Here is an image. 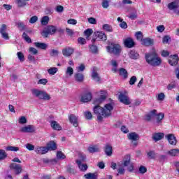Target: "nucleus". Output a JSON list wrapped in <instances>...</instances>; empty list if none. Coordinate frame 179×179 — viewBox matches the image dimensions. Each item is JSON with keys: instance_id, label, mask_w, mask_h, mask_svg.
Segmentation results:
<instances>
[{"instance_id": "f257e3e1", "label": "nucleus", "mask_w": 179, "mask_h": 179, "mask_svg": "<svg viewBox=\"0 0 179 179\" xmlns=\"http://www.w3.org/2000/svg\"><path fill=\"white\" fill-rule=\"evenodd\" d=\"M101 96L99 98H96L94 101V104L96 106L94 107V113L96 115L98 121H103V118H108L111 116V111L114 110V106L112 103H107L104 107L99 106L106 99H107V91H101Z\"/></svg>"}, {"instance_id": "f03ea898", "label": "nucleus", "mask_w": 179, "mask_h": 179, "mask_svg": "<svg viewBox=\"0 0 179 179\" xmlns=\"http://www.w3.org/2000/svg\"><path fill=\"white\" fill-rule=\"evenodd\" d=\"M145 61L151 66H160L162 59L157 55V53L152 52L145 54Z\"/></svg>"}, {"instance_id": "7ed1b4c3", "label": "nucleus", "mask_w": 179, "mask_h": 179, "mask_svg": "<svg viewBox=\"0 0 179 179\" xmlns=\"http://www.w3.org/2000/svg\"><path fill=\"white\" fill-rule=\"evenodd\" d=\"M31 93L34 97L39 100L50 101L51 100V95L45 92V90H41L38 89L31 90Z\"/></svg>"}, {"instance_id": "20e7f679", "label": "nucleus", "mask_w": 179, "mask_h": 179, "mask_svg": "<svg viewBox=\"0 0 179 179\" xmlns=\"http://www.w3.org/2000/svg\"><path fill=\"white\" fill-rule=\"evenodd\" d=\"M56 31L57 27L53 25H48L44 28L43 31L41 32V36L45 38H47L48 36L55 34Z\"/></svg>"}, {"instance_id": "39448f33", "label": "nucleus", "mask_w": 179, "mask_h": 179, "mask_svg": "<svg viewBox=\"0 0 179 179\" xmlns=\"http://www.w3.org/2000/svg\"><path fill=\"white\" fill-rule=\"evenodd\" d=\"M106 48L110 54H113L114 55H120L121 54V46L117 43H111Z\"/></svg>"}, {"instance_id": "423d86ee", "label": "nucleus", "mask_w": 179, "mask_h": 179, "mask_svg": "<svg viewBox=\"0 0 179 179\" xmlns=\"http://www.w3.org/2000/svg\"><path fill=\"white\" fill-rule=\"evenodd\" d=\"M96 40L106 41V40H107V35L103 31L94 32V38L92 39V44H94Z\"/></svg>"}, {"instance_id": "0eeeda50", "label": "nucleus", "mask_w": 179, "mask_h": 179, "mask_svg": "<svg viewBox=\"0 0 179 179\" xmlns=\"http://www.w3.org/2000/svg\"><path fill=\"white\" fill-rule=\"evenodd\" d=\"M20 132H22L24 134H33L36 132V127L30 124L22 127L20 129Z\"/></svg>"}, {"instance_id": "6e6552de", "label": "nucleus", "mask_w": 179, "mask_h": 179, "mask_svg": "<svg viewBox=\"0 0 179 179\" xmlns=\"http://www.w3.org/2000/svg\"><path fill=\"white\" fill-rule=\"evenodd\" d=\"M118 99L120 103L125 104V106H129V104H131V100L129 99L128 95H127L126 94L120 93Z\"/></svg>"}, {"instance_id": "1a4fd4ad", "label": "nucleus", "mask_w": 179, "mask_h": 179, "mask_svg": "<svg viewBox=\"0 0 179 179\" xmlns=\"http://www.w3.org/2000/svg\"><path fill=\"white\" fill-rule=\"evenodd\" d=\"M178 55H171L169 57V64H170L171 66H176L178 64Z\"/></svg>"}, {"instance_id": "9d476101", "label": "nucleus", "mask_w": 179, "mask_h": 179, "mask_svg": "<svg viewBox=\"0 0 179 179\" xmlns=\"http://www.w3.org/2000/svg\"><path fill=\"white\" fill-rule=\"evenodd\" d=\"M165 138L167 139L170 145H172L173 146H176L177 145V138L173 134H168L165 136Z\"/></svg>"}, {"instance_id": "9b49d317", "label": "nucleus", "mask_w": 179, "mask_h": 179, "mask_svg": "<svg viewBox=\"0 0 179 179\" xmlns=\"http://www.w3.org/2000/svg\"><path fill=\"white\" fill-rule=\"evenodd\" d=\"M10 170H15V174H17V175L20 174V173H22V170L23 169L20 164H17L16 163L10 164Z\"/></svg>"}, {"instance_id": "f8f14e48", "label": "nucleus", "mask_w": 179, "mask_h": 179, "mask_svg": "<svg viewBox=\"0 0 179 179\" xmlns=\"http://www.w3.org/2000/svg\"><path fill=\"white\" fill-rule=\"evenodd\" d=\"M155 122H154V124L155 125H162V122L163 121V119L164 118V113H159L158 114L155 113Z\"/></svg>"}, {"instance_id": "ddd939ff", "label": "nucleus", "mask_w": 179, "mask_h": 179, "mask_svg": "<svg viewBox=\"0 0 179 179\" xmlns=\"http://www.w3.org/2000/svg\"><path fill=\"white\" fill-rule=\"evenodd\" d=\"M74 51L75 49H73V48L66 47L62 50V52L64 57H71V55L73 54Z\"/></svg>"}, {"instance_id": "4468645a", "label": "nucleus", "mask_w": 179, "mask_h": 179, "mask_svg": "<svg viewBox=\"0 0 179 179\" xmlns=\"http://www.w3.org/2000/svg\"><path fill=\"white\" fill-rule=\"evenodd\" d=\"M50 124V127L52 129H54V131H62V127H61V124L58 123V122L55 120H50L49 121Z\"/></svg>"}, {"instance_id": "2eb2a0df", "label": "nucleus", "mask_w": 179, "mask_h": 179, "mask_svg": "<svg viewBox=\"0 0 179 179\" xmlns=\"http://www.w3.org/2000/svg\"><path fill=\"white\" fill-rule=\"evenodd\" d=\"M168 9L170 10H176V9H178L179 8V1L176 0L174 1H172L168 4Z\"/></svg>"}, {"instance_id": "dca6fc26", "label": "nucleus", "mask_w": 179, "mask_h": 179, "mask_svg": "<svg viewBox=\"0 0 179 179\" xmlns=\"http://www.w3.org/2000/svg\"><path fill=\"white\" fill-rule=\"evenodd\" d=\"M92 78L95 82H100L101 80L100 76H99V73H97L96 67H93L92 69Z\"/></svg>"}, {"instance_id": "f3484780", "label": "nucleus", "mask_w": 179, "mask_h": 179, "mask_svg": "<svg viewBox=\"0 0 179 179\" xmlns=\"http://www.w3.org/2000/svg\"><path fill=\"white\" fill-rule=\"evenodd\" d=\"M124 44L127 48H132L135 45V42L132 38H127L124 41Z\"/></svg>"}, {"instance_id": "a211bd4d", "label": "nucleus", "mask_w": 179, "mask_h": 179, "mask_svg": "<svg viewBox=\"0 0 179 179\" xmlns=\"http://www.w3.org/2000/svg\"><path fill=\"white\" fill-rule=\"evenodd\" d=\"M92 93L87 92L82 95L80 101L83 103H89V101H92Z\"/></svg>"}, {"instance_id": "6ab92c4d", "label": "nucleus", "mask_w": 179, "mask_h": 179, "mask_svg": "<svg viewBox=\"0 0 179 179\" xmlns=\"http://www.w3.org/2000/svg\"><path fill=\"white\" fill-rule=\"evenodd\" d=\"M155 41L150 38H143L141 41V45H145V47H149V45H153Z\"/></svg>"}, {"instance_id": "aec40b11", "label": "nucleus", "mask_w": 179, "mask_h": 179, "mask_svg": "<svg viewBox=\"0 0 179 179\" xmlns=\"http://www.w3.org/2000/svg\"><path fill=\"white\" fill-rule=\"evenodd\" d=\"M37 155H45V153H48V148L47 147H38L35 150Z\"/></svg>"}, {"instance_id": "412c9836", "label": "nucleus", "mask_w": 179, "mask_h": 179, "mask_svg": "<svg viewBox=\"0 0 179 179\" xmlns=\"http://www.w3.org/2000/svg\"><path fill=\"white\" fill-rule=\"evenodd\" d=\"M104 152L106 156H113V146H111L110 144L106 145Z\"/></svg>"}, {"instance_id": "4be33fe9", "label": "nucleus", "mask_w": 179, "mask_h": 179, "mask_svg": "<svg viewBox=\"0 0 179 179\" xmlns=\"http://www.w3.org/2000/svg\"><path fill=\"white\" fill-rule=\"evenodd\" d=\"M156 113H157V110H156V109L151 110L150 112V114L145 115V120L148 122L152 121L153 117L156 115Z\"/></svg>"}, {"instance_id": "5701e85b", "label": "nucleus", "mask_w": 179, "mask_h": 179, "mask_svg": "<svg viewBox=\"0 0 179 179\" xmlns=\"http://www.w3.org/2000/svg\"><path fill=\"white\" fill-rule=\"evenodd\" d=\"M69 120L73 124V127H76L79 125L78 123V117L75 116V115H70Z\"/></svg>"}, {"instance_id": "b1692460", "label": "nucleus", "mask_w": 179, "mask_h": 179, "mask_svg": "<svg viewBox=\"0 0 179 179\" xmlns=\"http://www.w3.org/2000/svg\"><path fill=\"white\" fill-rule=\"evenodd\" d=\"M74 78L76 82H78V83H82L83 80H85V76L82 73H77L74 75Z\"/></svg>"}, {"instance_id": "393cba45", "label": "nucleus", "mask_w": 179, "mask_h": 179, "mask_svg": "<svg viewBox=\"0 0 179 179\" xmlns=\"http://www.w3.org/2000/svg\"><path fill=\"white\" fill-rule=\"evenodd\" d=\"M131 164V155H127L124 157L123 159V166L124 167H128Z\"/></svg>"}, {"instance_id": "a878e982", "label": "nucleus", "mask_w": 179, "mask_h": 179, "mask_svg": "<svg viewBox=\"0 0 179 179\" xmlns=\"http://www.w3.org/2000/svg\"><path fill=\"white\" fill-rule=\"evenodd\" d=\"M167 155H169V156H171L172 157H176L179 155V149L178 148L171 149L167 152Z\"/></svg>"}, {"instance_id": "bb28decb", "label": "nucleus", "mask_w": 179, "mask_h": 179, "mask_svg": "<svg viewBox=\"0 0 179 179\" xmlns=\"http://www.w3.org/2000/svg\"><path fill=\"white\" fill-rule=\"evenodd\" d=\"M48 150H57V143L53 141H50L47 144Z\"/></svg>"}, {"instance_id": "cd10ccee", "label": "nucleus", "mask_w": 179, "mask_h": 179, "mask_svg": "<svg viewBox=\"0 0 179 179\" xmlns=\"http://www.w3.org/2000/svg\"><path fill=\"white\" fill-rule=\"evenodd\" d=\"M164 138V133H155L152 135V138L154 141H161V139H163Z\"/></svg>"}, {"instance_id": "c85d7f7f", "label": "nucleus", "mask_w": 179, "mask_h": 179, "mask_svg": "<svg viewBox=\"0 0 179 179\" xmlns=\"http://www.w3.org/2000/svg\"><path fill=\"white\" fill-rule=\"evenodd\" d=\"M119 75L123 78V79H127L128 78V71L124 68L119 69Z\"/></svg>"}, {"instance_id": "c756f323", "label": "nucleus", "mask_w": 179, "mask_h": 179, "mask_svg": "<svg viewBox=\"0 0 179 179\" xmlns=\"http://www.w3.org/2000/svg\"><path fill=\"white\" fill-rule=\"evenodd\" d=\"M76 163L81 171H86V170H87V165L85 164H82V162H80V160H77Z\"/></svg>"}, {"instance_id": "7c9ffc66", "label": "nucleus", "mask_w": 179, "mask_h": 179, "mask_svg": "<svg viewBox=\"0 0 179 179\" xmlns=\"http://www.w3.org/2000/svg\"><path fill=\"white\" fill-rule=\"evenodd\" d=\"M128 139L134 141H138V139H139V135L135 132L130 133L128 135Z\"/></svg>"}, {"instance_id": "2f4dec72", "label": "nucleus", "mask_w": 179, "mask_h": 179, "mask_svg": "<svg viewBox=\"0 0 179 179\" xmlns=\"http://www.w3.org/2000/svg\"><path fill=\"white\" fill-rule=\"evenodd\" d=\"M88 152H90V153H97L100 152V148H99L98 145L90 146L88 148Z\"/></svg>"}, {"instance_id": "473e14b6", "label": "nucleus", "mask_w": 179, "mask_h": 179, "mask_svg": "<svg viewBox=\"0 0 179 179\" xmlns=\"http://www.w3.org/2000/svg\"><path fill=\"white\" fill-rule=\"evenodd\" d=\"M34 45L36 47V48H41V50H47V48L48 47L47 44L39 42L34 43Z\"/></svg>"}, {"instance_id": "72a5a7b5", "label": "nucleus", "mask_w": 179, "mask_h": 179, "mask_svg": "<svg viewBox=\"0 0 179 179\" xmlns=\"http://www.w3.org/2000/svg\"><path fill=\"white\" fill-rule=\"evenodd\" d=\"M85 179H97L98 175L97 173H88L84 176Z\"/></svg>"}, {"instance_id": "f704fd0d", "label": "nucleus", "mask_w": 179, "mask_h": 179, "mask_svg": "<svg viewBox=\"0 0 179 179\" xmlns=\"http://www.w3.org/2000/svg\"><path fill=\"white\" fill-rule=\"evenodd\" d=\"M129 55L131 59H138V58H139V54L135 50H130Z\"/></svg>"}, {"instance_id": "c9c22d12", "label": "nucleus", "mask_w": 179, "mask_h": 179, "mask_svg": "<svg viewBox=\"0 0 179 179\" xmlns=\"http://www.w3.org/2000/svg\"><path fill=\"white\" fill-rule=\"evenodd\" d=\"M89 48L92 54H97L99 52V48L96 46V45H90Z\"/></svg>"}, {"instance_id": "e433bc0d", "label": "nucleus", "mask_w": 179, "mask_h": 179, "mask_svg": "<svg viewBox=\"0 0 179 179\" xmlns=\"http://www.w3.org/2000/svg\"><path fill=\"white\" fill-rule=\"evenodd\" d=\"M50 22V17L48 16H44L41 20V24L42 26H47Z\"/></svg>"}, {"instance_id": "4c0bfd02", "label": "nucleus", "mask_w": 179, "mask_h": 179, "mask_svg": "<svg viewBox=\"0 0 179 179\" xmlns=\"http://www.w3.org/2000/svg\"><path fill=\"white\" fill-rule=\"evenodd\" d=\"M66 171L70 174H76V170H75V169L73 168L72 165H68L66 166Z\"/></svg>"}, {"instance_id": "58836bf2", "label": "nucleus", "mask_w": 179, "mask_h": 179, "mask_svg": "<svg viewBox=\"0 0 179 179\" xmlns=\"http://www.w3.org/2000/svg\"><path fill=\"white\" fill-rule=\"evenodd\" d=\"M27 0H17V4L19 8H23L27 5Z\"/></svg>"}, {"instance_id": "ea45409f", "label": "nucleus", "mask_w": 179, "mask_h": 179, "mask_svg": "<svg viewBox=\"0 0 179 179\" xmlns=\"http://www.w3.org/2000/svg\"><path fill=\"white\" fill-rule=\"evenodd\" d=\"M57 72L58 68L57 67H52L48 69V73H49V75H55V73H57Z\"/></svg>"}, {"instance_id": "a19ab883", "label": "nucleus", "mask_w": 179, "mask_h": 179, "mask_svg": "<svg viewBox=\"0 0 179 179\" xmlns=\"http://www.w3.org/2000/svg\"><path fill=\"white\" fill-rule=\"evenodd\" d=\"M135 36L138 41H141V43L143 40V34H142V31L136 32Z\"/></svg>"}, {"instance_id": "79ce46f5", "label": "nucleus", "mask_w": 179, "mask_h": 179, "mask_svg": "<svg viewBox=\"0 0 179 179\" xmlns=\"http://www.w3.org/2000/svg\"><path fill=\"white\" fill-rule=\"evenodd\" d=\"M102 27L106 31H108L109 33H112L113 31V27H111V25L110 24H105L103 25Z\"/></svg>"}, {"instance_id": "37998d69", "label": "nucleus", "mask_w": 179, "mask_h": 179, "mask_svg": "<svg viewBox=\"0 0 179 179\" xmlns=\"http://www.w3.org/2000/svg\"><path fill=\"white\" fill-rule=\"evenodd\" d=\"M6 150H8L10 152H18V150H20V148H19V147H15V146L10 145L6 148Z\"/></svg>"}, {"instance_id": "c03bdc74", "label": "nucleus", "mask_w": 179, "mask_h": 179, "mask_svg": "<svg viewBox=\"0 0 179 179\" xmlns=\"http://www.w3.org/2000/svg\"><path fill=\"white\" fill-rule=\"evenodd\" d=\"M84 34L86 36V38H89L90 36L93 34V29H87L84 31Z\"/></svg>"}, {"instance_id": "a18cd8bd", "label": "nucleus", "mask_w": 179, "mask_h": 179, "mask_svg": "<svg viewBox=\"0 0 179 179\" xmlns=\"http://www.w3.org/2000/svg\"><path fill=\"white\" fill-rule=\"evenodd\" d=\"M66 156H65V154H64L61 151H57V158L59 159L64 160V159H66Z\"/></svg>"}, {"instance_id": "49530a36", "label": "nucleus", "mask_w": 179, "mask_h": 179, "mask_svg": "<svg viewBox=\"0 0 179 179\" xmlns=\"http://www.w3.org/2000/svg\"><path fill=\"white\" fill-rule=\"evenodd\" d=\"M6 157H8L6 152L3 150H0V160H3V159H6Z\"/></svg>"}, {"instance_id": "de8ad7c7", "label": "nucleus", "mask_w": 179, "mask_h": 179, "mask_svg": "<svg viewBox=\"0 0 179 179\" xmlns=\"http://www.w3.org/2000/svg\"><path fill=\"white\" fill-rule=\"evenodd\" d=\"M66 75H68L69 76H72L73 75V69L71 66L67 67V69L66 71Z\"/></svg>"}, {"instance_id": "09e8293b", "label": "nucleus", "mask_w": 179, "mask_h": 179, "mask_svg": "<svg viewBox=\"0 0 179 179\" xmlns=\"http://www.w3.org/2000/svg\"><path fill=\"white\" fill-rule=\"evenodd\" d=\"M17 55L20 62H24V55H23V52H18Z\"/></svg>"}, {"instance_id": "8fccbe9b", "label": "nucleus", "mask_w": 179, "mask_h": 179, "mask_svg": "<svg viewBox=\"0 0 179 179\" xmlns=\"http://www.w3.org/2000/svg\"><path fill=\"white\" fill-rule=\"evenodd\" d=\"M110 6V0H103L102 7L103 9H107Z\"/></svg>"}, {"instance_id": "3c124183", "label": "nucleus", "mask_w": 179, "mask_h": 179, "mask_svg": "<svg viewBox=\"0 0 179 179\" xmlns=\"http://www.w3.org/2000/svg\"><path fill=\"white\" fill-rule=\"evenodd\" d=\"M18 122L19 124H27V119L24 117V116H21L19 119H18Z\"/></svg>"}, {"instance_id": "603ef678", "label": "nucleus", "mask_w": 179, "mask_h": 179, "mask_svg": "<svg viewBox=\"0 0 179 179\" xmlns=\"http://www.w3.org/2000/svg\"><path fill=\"white\" fill-rule=\"evenodd\" d=\"M84 115L86 120H92L93 118V115H92V113L90 111L85 112Z\"/></svg>"}, {"instance_id": "864d4df0", "label": "nucleus", "mask_w": 179, "mask_h": 179, "mask_svg": "<svg viewBox=\"0 0 179 179\" xmlns=\"http://www.w3.org/2000/svg\"><path fill=\"white\" fill-rule=\"evenodd\" d=\"M165 97H166V95H164V93L161 92V93L158 94V95L157 96V99L158 100V101H163V100H164Z\"/></svg>"}, {"instance_id": "5fc2aeb1", "label": "nucleus", "mask_w": 179, "mask_h": 179, "mask_svg": "<svg viewBox=\"0 0 179 179\" xmlns=\"http://www.w3.org/2000/svg\"><path fill=\"white\" fill-rule=\"evenodd\" d=\"M148 159H155L156 157V153L155 151H150L147 153Z\"/></svg>"}, {"instance_id": "6e6d98bb", "label": "nucleus", "mask_w": 179, "mask_h": 179, "mask_svg": "<svg viewBox=\"0 0 179 179\" xmlns=\"http://www.w3.org/2000/svg\"><path fill=\"white\" fill-rule=\"evenodd\" d=\"M58 54H59V52L55 49L51 50L50 52V57H58Z\"/></svg>"}, {"instance_id": "4d7b16f0", "label": "nucleus", "mask_w": 179, "mask_h": 179, "mask_svg": "<svg viewBox=\"0 0 179 179\" xmlns=\"http://www.w3.org/2000/svg\"><path fill=\"white\" fill-rule=\"evenodd\" d=\"M22 38H24V40H25V41H27V43H31V39L30 38V37H29V36H27V34H26L25 32L22 34Z\"/></svg>"}, {"instance_id": "13d9d810", "label": "nucleus", "mask_w": 179, "mask_h": 179, "mask_svg": "<svg viewBox=\"0 0 179 179\" xmlns=\"http://www.w3.org/2000/svg\"><path fill=\"white\" fill-rule=\"evenodd\" d=\"M47 83H48V80H47V78H42L38 80V85H47Z\"/></svg>"}, {"instance_id": "bf43d9fd", "label": "nucleus", "mask_w": 179, "mask_h": 179, "mask_svg": "<svg viewBox=\"0 0 179 179\" xmlns=\"http://www.w3.org/2000/svg\"><path fill=\"white\" fill-rule=\"evenodd\" d=\"M171 41V38H170L169 36H165L163 37L162 43L164 44H167V43H169Z\"/></svg>"}, {"instance_id": "052dcab7", "label": "nucleus", "mask_w": 179, "mask_h": 179, "mask_svg": "<svg viewBox=\"0 0 179 179\" xmlns=\"http://www.w3.org/2000/svg\"><path fill=\"white\" fill-rule=\"evenodd\" d=\"M138 171L139 173H141V174H145V173L148 171V169H146V167L143 166H141L138 169Z\"/></svg>"}, {"instance_id": "680f3d73", "label": "nucleus", "mask_w": 179, "mask_h": 179, "mask_svg": "<svg viewBox=\"0 0 179 179\" xmlns=\"http://www.w3.org/2000/svg\"><path fill=\"white\" fill-rule=\"evenodd\" d=\"M37 20H38V17L34 15L32 16L30 20H29V23H31V24L36 23V22H37Z\"/></svg>"}, {"instance_id": "e2e57ef3", "label": "nucleus", "mask_w": 179, "mask_h": 179, "mask_svg": "<svg viewBox=\"0 0 179 179\" xmlns=\"http://www.w3.org/2000/svg\"><path fill=\"white\" fill-rule=\"evenodd\" d=\"M85 69H86V66L83 64H80L78 67H77L78 72H83Z\"/></svg>"}, {"instance_id": "0e129e2a", "label": "nucleus", "mask_w": 179, "mask_h": 179, "mask_svg": "<svg viewBox=\"0 0 179 179\" xmlns=\"http://www.w3.org/2000/svg\"><path fill=\"white\" fill-rule=\"evenodd\" d=\"M88 22L90 23V24H97V20H96V18L94 17H90L88 18Z\"/></svg>"}, {"instance_id": "69168bd1", "label": "nucleus", "mask_w": 179, "mask_h": 179, "mask_svg": "<svg viewBox=\"0 0 179 179\" xmlns=\"http://www.w3.org/2000/svg\"><path fill=\"white\" fill-rule=\"evenodd\" d=\"M166 27H164V25H159L157 27V30L159 33H163V31L165 30Z\"/></svg>"}, {"instance_id": "338daca9", "label": "nucleus", "mask_w": 179, "mask_h": 179, "mask_svg": "<svg viewBox=\"0 0 179 179\" xmlns=\"http://www.w3.org/2000/svg\"><path fill=\"white\" fill-rule=\"evenodd\" d=\"M25 148L28 150H33L34 149V145L30 143H27L25 145Z\"/></svg>"}, {"instance_id": "774afa93", "label": "nucleus", "mask_w": 179, "mask_h": 179, "mask_svg": "<svg viewBox=\"0 0 179 179\" xmlns=\"http://www.w3.org/2000/svg\"><path fill=\"white\" fill-rule=\"evenodd\" d=\"M78 41L79 44L85 45L86 43V39L85 38L80 37L78 38Z\"/></svg>"}]
</instances>
